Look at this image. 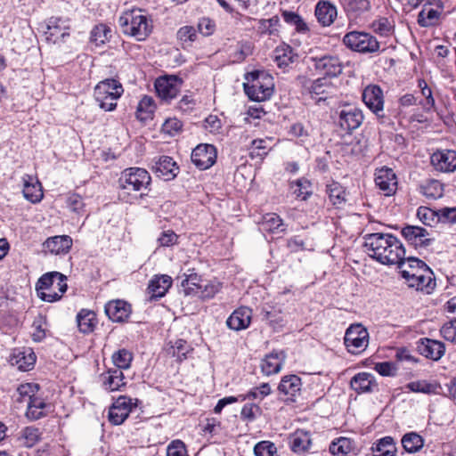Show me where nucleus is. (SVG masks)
I'll return each instance as SVG.
<instances>
[{"instance_id": "f257e3e1", "label": "nucleus", "mask_w": 456, "mask_h": 456, "mask_svg": "<svg viewBox=\"0 0 456 456\" xmlns=\"http://www.w3.org/2000/svg\"><path fill=\"white\" fill-rule=\"evenodd\" d=\"M368 255L383 265H402L405 256L403 243L390 233H369L364 237Z\"/></svg>"}, {"instance_id": "f03ea898", "label": "nucleus", "mask_w": 456, "mask_h": 456, "mask_svg": "<svg viewBox=\"0 0 456 456\" xmlns=\"http://www.w3.org/2000/svg\"><path fill=\"white\" fill-rule=\"evenodd\" d=\"M118 24L124 34L134 37L137 41L145 40L152 31V22L142 10L125 12L119 17Z\"/></svg>"}, {"instance_id": "7ed1b4c3", "label": "nucleus", "mask_w": 456, "mask_h": 456, "mask_svg": "<svg viewBox=\"0 0 456 456\" xmlns=\"http://www.w3.org/2000/svg\"><path fill=\"white\" fill-rule=\"evenodd\" d=\"M67 277L59 272H50L43 274L36 284L38 297L46 302H55L67 290Z\"/></svg>"}, {"instance_id": "20e7f679", "label": "nucleus", "mask_w": 456, "mask_h": 456, "mask_svg": "<svg viewBox=\"0 0 456 456\" xmlns=\"http://www.w3.org/2000/svg\"><path fill=\"white\" fill-rule=\"evenodd\" d=\"M122 85L112 78L99 82L94 87V99L99 107L105 111H111L117 106V100L122 95Z\"/></svg>"}, {"instance_id": "39448f33", "label": "nucleus", "mask_w": 456, "mask_h": 456, "mask_svg": "<svg viewBox=\"0 0 456 456\" xmlns=\"http://www.w3.org/2000/svg\"><path fill=\"white\" fill-rule=\"evenodd\" d=\"M251 84H244L247 95L256 102H264L269 99L273 93V77L265 72L255 71L249 74Z\"/></svg>"}, {"instance_id": "423d86ee", "label": "nucleus", "mask_w": 456, "mask_h": 456, "mask_svg": "<svg viewBox=\"0 0 456 456\" xmlns=\"http://www.w3.org/2000/svg\"><path fill=\"white\" fill-rule=\"evenodd\" d=\"M151 177L148 171L140 167H129L125 169L119 178L120 188L127 192L142 191L141 197L151 185Z\"/></svg>"}, {"instance_id": "0eeeda50", "label": "nucleus", "mask_w": 456, "mask_h": 456, "mask_svg": "<svg viewBox=\"0 0 456 456\" xmlns=\"http://www.w3.org/2000/svg\"><path fill=\"white\" fill-rule=\"evenodd\" d=\"M343 44L352 51L361 53H374L379 52L380 45L377 38L363 31H351L343 37Z\"/></svg>"}, {"instance_id": "6e6552de", "label": "nucleus", "mask_w": 456, "mask_h": 456, "mask_svg": "<svg viewBox=\"0 0 456 456\" xmlns=\"http://www.w3.org/2000/svg\"><path fill=\"white\" fill-rule=\"evenodd\" d=\"M345 345L354 354L363 352L369 344V332L362 324L351 325L345 334Z\"/></svg>"}, {"instance_id": "1a4fd4ad", "label": "nucleus", "mask_w": 456, "mask_h": 456, "mask_svg": "<svg viewBox=\"0 0 456 456\" xmlns=\"http://www.w3.org/2000/svg\"><path fill=\"white\" fill-rule=\"evenodd\" d=\"M400 273L407 285L416 290L429 294L436 287L434 273L429 267L419 270V273H409L406 271H400Z\"/></svg>"}, {"instance_id": "9d476101", "label": "nucleus", "mask_w": 456, "mask_h": 456, "mask_svg": "<svg viewBox=\"0 0 456 456\" xmlns=\"http://www.w3.org/2000/svg\"><path fill=\"white\" fill-rule=\"evenodd\" d=\"M433 168L439 173L451 174L456 171V151L437 150L430 157Z\"/></svg>"}, {"instance_id": "9b49d317", "label": "nucleus", "mask_w": 456, "mask_h": 456, "mask_svg": "<svg viewBox=\"0 0 456 456\" xmlns=\"http://www.w3.org/2000/svg\"><path fill=\"white\" fill-rule=\"evenodd\" d=\"M135 406L136 403H133L132 398L119 396L109 409V420L114 425L122 424Z\"/></svg>"}, {"instance_id": "f8f14e48", "label": "nucleus", "mask_w": 456, "mask_h": 456, "mask_svg": "<svg viewBox=\"0 0 456 456\" xmlns=\"http://www.w3.org/2000/svg\"><path fill=\"white\" fill-rule=\"evenodd\" d=\"M182 80L175 76L159 77L155 82V88L159 97L168 102L178 94Z\"/></svg>"}, {"instance_id": "ddd939ff", "label": "nucleus", "mask_w": 456, "mask_h": 456, "mask_svg": "<svg viewBox=\"0 0 456 456\" xmlns=\"http://www.w3.org/2000/svg\"><path fill=\"white\" fill-rule=\"evenodd\" d=\"M216 160V149L212 144H200L191 152V161L201 170L211 167Z\"/></svg>"}, {"instance_id": "4468645a", "label": "nucleus", "mask_w": 456, "mask_h": 456, "mask_svg": "<svg viewBox=\"0 0 456 456\" xmlns=\"http://www.w3.org/2000/svg\"><path fill=\"white\" fill-rule=\"evenodd\" d=\"M315 69L327 77H337L342 72V65L339 59L333 55H323L312 59Z\"/></svg>"}, {"instance_id": "2eb2a0df", "label": "nucleus", "mask_w": 456, "mask_h": 456, "mask_svg": "<svg viewBox=\"0 0 456 456\" xmlns=\"http://www.w3.org/2000/svg\"><path fill=\"white\" fill-rule=\"evenodd\" d=\"M375 183L383 191L384 195L394 194L397 188V179L391 168L382 167L375 174Z\"/></svg>"}, {"instance_id": "dca6fc26", "label": "nucleus", "mask_w": 456, "mask_h": 456, "mask_svg": "<svg viewBox=\"0 0 456 456\" xmlns=\"http://www.w3.org/2000/svg\"><path fill=\"white\" fill-rule=\"evenodd\" d=\"M362 101L365 105L378 117L383 111V93L378 86H368L362 92Z\"/></svg>"}, {"instance_id": "f3484780", "label": "nucleus", "mask_w": 456, "mask_h": 456, "mask_svg": "<svg viewBox=\"0 0 456 456\" xmlns=\"http://www.w3.org/2000/svg\"><path fill=\"white\" fill-rule=\"evenodd\" d=\"M401 232L405 240L416 248L428 247L432 241L428 238V231L419 226L407 225L402 229Z\"/></svg>"}, {"instance_id": "a211bd4d", "label": "nucleus", "mask_w": 456, "mask_h": 456, "mask_svg": "<svg viewBox=\"0 0 456 456\" xmlns=\"http://www.w3.org/2000/svg\"><path fill=\"white\" fill-rule=\"evenodd\" d=\"M314 15L322 27H330L337 19L338 9L330 1L320 0L315 5Z\"/></svg>"}, {"instance_id": "6ab92c4d", "label": "nucleus", "mask_w": 456, "mask_h": 456, "mask_svg": "<svg viewBox=\"0 0 456 456\" xmlns=\"http://www.w3.org/2000/svg\"><path fill=\"white\" fill-rule=\"evenodd\" d=\"M105 313L112 322H123L128 319L132 309L127 302L117 299L106 304Z\"/></svg>"}, {"instance_id": "aec40b11", "label": "nucleus", "mask_w": 456, "mask_h": 456, "mask_svg": "<svg viewBox=\"0 0 456 456\" xmlns=\"http://www.w3.org/2000/svg\"><path fill=\"white\" fill-rule=\"evenodd\" d=\"M417 348L420 354L434 361L441 359L445 353L443 342L427 338L419 340Z\"/></svg>"}, {"instance_id": "412c9836", "label": "nucleus", "mask_w": 456, "mask_h": 456, "mask_svg": "<svg viewBox=\"0 0 456 456\" xmlns=\"http://www.w3.org/2000/svg\"><path fill=\"white\" fill-rule=\"evenodd\" d=\"M23 196L32 203H38L42 200L44 193L38 179L30 175H25L22 177Z\"/></svg>"}, {"instance_id": "4be33fe9", "label": "nucleus", "mask_w": 456, "mask_h": 456, "mask_svg": "<svg viewBox=\"0 0 456 456\" xmlns=\"http://www.w3.org/2000/svg\"><path fill=\"white\" fill-rule=\"evenodd\" d=\"M286 354L283 351H273L261 362V370L264 375L270 376L281 371L285 362Z\"/></svg>"}, {"instance_id": "5701e85b", "label": "nucleus", "mask_w": 456, "mask_h": 456, "mask_svg": "<svg viewBox=\"0 0 456 456\" xmlns=\"http://www.w3.org/2000/svg\"><path fill=\"white\" fill-rule=\"evenodd\" d=\"M71 247L72 239L68 235L53 236L43 243L44 251L53 255L66 254Z\"/></svg>"}, {"instance_id": "b1692460", "label": "nucleus", "mask_w": 456, "mask_h": 456, "mask_svg": "<svg viewBox=\"0 0 456 456\" xmlns=\"http://www.w3.org/2000/svg\"><path fill=\"white\" fill-rule=\"evenodd\" d=\"M172 278L167 274L155 275L148 285L151 299H158L166 295L172 285Z\"/></svg>"}, {"instance_id": "393cba45", "label": "nucleus", "mask_w": 456, "mask_h": 456, "mask_svg": "<svg viewBox=\"0 0 456 456\" xmlns=\"http://www.w3.org/2000/svg\"><path fill=\"white\" fill-rule=\"evenodd\" d=\"M363 116L362 111L356 108L342 110L339 114V125L346 131H353L358 128L362 123Z\"/></svg>"}, {"instance_id": "a878e982", "label": "nucleus", "mask_w": 456, "mask_h": 456, "mask_svg": "<svg viewBox=\"0 0 456 456\" xmlns=\"http://www.w3.org/2000/svg\"><path fill=\"white\" fill-rule=\"evenodd\" d=\"M252 313L248 307L236 309L227 319V326L234 330L247 329L251 322Z\"/></svg>"}, {"instance_id": "bb28decb", "label": "nucleus", "mask_w": 456, "mask_h": 456, "mask_svg": "<svg viewBox=\"0 0 456 456\" xmlns=\"http://www.w3.org/2000/svg\"><path fill=\"white\" fill-rule=\"evenodd\" d=\"M36 354L31 348L16 350L11 356L10 362L13 366L22 371L31 370L36 363Z\"/></svg>"}, {"instance_id": "cd10ccee", "label": "nucleus", "mask_w": 456, "mask_h": 456, "mask_svg": "<svg viewBox=\"0 0 456 456\" xmlns=\"http://www.w3.org/2000/svg\"><path fill=\"white\" fill-rule=\"evenodd\" d=\"M335 87L330 77H323L315 79L310 86V94L312 97H317V101L326 100L328 95L333 94Z\"/></svg>"}, {"instance_id": "c85d7f7f", "label": "nucleus", "mask_w": 456, "mask_h": 456, "mask_svg": "<svg viewBox=\"0 0 456 456\" xmlns=\"http://www.w3.org/2000/svg\"><path fill=\"white\" fill-rule=\"evenodd\" d=\"M350 386L358 394L372 391L377 387L375 378L368 372H360L354 376L350 381Z\"/></svg>"}, {"instance_id": "c756f323", "label": "nucleus", "mask_w": 456, "mask_h": 456, "mask_svg": "<svg viewBox=\"0 0 456 456\" xmlns=\"http://www.w3.org/2000/svg\"><path fill=\"white\" fill-rule=\"evenodd\" d=\"M153 169L165 180H170L176 176L178 167L171 157L161 156L155 163Z\"/></svg>"}, {"instance_id": "7c9ffc66", "label": "nucleus", "mask_w": 456, "mask_h": 456, "mask_svg": "<svg viewBox=\"0 0 456 456\" xmlns=\"http://www.w3.org/2000/svg\"><path fill=\"white\" fill-rule=\"evenodd\" d=\"M102 378L103 387L108 391H118L126 386L125 376L120 370H109Z\"/></svg>"}, {"instance_id": "2f4dec72", "label": "nucleus", "mask_w": 456, "mask_h": 456, "mask_svg": "<svg viewBox=\"0 0 456 456\" xmlns=\"http://www.w3.org/2000/svg\"><path fill=\"white\" fill-rule=\"evenodd\" d=\"M51 410V405L44 399L35 396L28 403L26 416L31 420H37L46 415Z\"/></svg>"}, {"instance_id": "473e14b6", "label": "nucleus", "mask_w": 456, "mask_h": 456, "mask_svg": "<svg viewBox=\"0 0 456 456\" xmlns=\"http://www.w3.org/2000/svg\"><path fill=\"white\" fill-rule=\"evenodd\" d=\"M290 448L296 453L308 452L312 445V439L309 432L297 430L290 437Z\"/></svg>"}, {"instance_id": "72a5a7b5", "label": "nucleus", "mask_w": 456, "mask_h": 456, "mask_svg": "<svg viewBox=\"0 0 456 456\" xmlns=\"http://www.w3.org/2000/svg\"><path fill=\"white\" fill-rule=\"evenodd\" d=\"M302 382L298 376L287 375L281 379L278 389L281 393L294 397L300 392Z\"/></svg>"}, {"instance_id": "f704fd0d", "label": "nucleus", "mask_w": 456, "mask_h": 456, "mask_svg": "<svg viewBox=\"0 0 456 456\" xmlns=\"http://www.w3.org/2000/svg\"><path fill=\"white\" fill-rule=\"evenodd\" d=\"M374 456H395L397 447L391 436H385L377 441L371 447Z\"/></svg>"}, {"instance_id": "c9c22d12", "label": "nucleus", "mask_w": 456, "mask_h": 456, "mask_svg": "<svg viewBox=\"0 0 456 456\" xmlns=\"http://www.w3.org/2000/svg\"><path fill=\"white\" fill-rule=\"evenodd\" d=\"M77 321L78 329L83 333L92 332L96 325L95 314L85 309L78 313Z\"/></svg>"}, {"instance_id": "e433bc0d", "label": "nucleus", "mask_w": 456, "mask_h": 456, "mask_svg": "<svg viewBox=\"0 0 456 456\" xmlns=\"http://www.w3.org/2000/svg\"><path fill=\"white\" fill-rule=\"evenodd\" d=\"M405 387L414 393H423L427 395L439 394L441 387L435 382H428L426 380H418L408 383Z\"/></svg>"}, {"instance_id": "4c0bfd02", "label": "nucleus", "mask_w": 456, "mask_h": 456, "mask_svg": "<svg viewBox=\"0 0 456 456\" xmlns=\"http://www.w3.org/2000/svg\"><path fill=\"white\" fill-rule=\"evenodd\" d=\"M261 229L269 232L285 231L282 219L274 213H268L263 216Z\"/></svg>"}, {"instance_id": "58836bf2", "label": "nucleus", "mask_w": 456, "mask_h": 456, "mask_svg": "<svg viewBox=\"0 0 456 456\" xmlns=\"http://www.w3.org/2000/svg\"><path fill=\"white\" fill-rule=\"evenodd\" d=\"M41 436L42 433L37 428L26 427L20 431L19 440L23 446L31 448L40 441Z\"/></svg>"}, {"instance_id": "ea45409f", "label": "nucleus", "mask_w": 456, "mask_h": 456, "mask_svg": "<svg viewBox=\"0 0 456 456\" xmlns=\"http://www.w3.org/2000/svg\"><path fill=\"white\" fill-rule=\"evenodd\" d=\"M401 442L403 449L409 453L418 452L424 445V439L415 432L405 434Z\"/></svg>"}, {"instance_id": "a19ab883", "label": "nucleus", "mask_w": 456, "mask_h": 456, "mask_svg": "<svg viewBox=\"0 0 456 456\" xmlns=\"http://www.w3.org/2000/svg\"><path fill=\"white\" fill-rule=\"evenodd\" d=\"M341 3L346 12L354 16L370 11L371 7L370 0H341Z\"/></svg>"}, {"instance_id": "79ce46f5", "label": "nucleus", "mask_w": 456, "mask_h": 456, "mask_svg": "<svg viewBox=\"0 0 456 456\" xmlns=\"http://www.w3.org/2000/svg\"><path fill=\"white\" fill-rule=\"evenodd\" d=\"M420 191L426 198L436 200L443 196L444 186L437 180H429L421 185Z\"/></svg>"}, {"instance_id": "37998d69", "label": "nucleus", "mask_w": 456, "mask_h": 456, "mask_svg": "<svg viewBox=\"0 0 456 456\" xmlns=\"http://www.w3.org/2000/svg\"><path fill=\"white\" fill-rule=\"evenodd\" d=\"M373 31L383 37H389L395 31V22L387 17H379L371 23Z\"/></svg>"}, {"instance_id": "c03bdc74", "label": "nucleus", "mask_w": 456, "mask_h": 456, "mask_svg": "<svg viewBox=\"0 0 456 456\" xmlns=\"http://www.w3.org/2000/svg\"><path fill=\"white\" fill-rule=\"evenodd\" d=\"M353 448L351 439L346 437H339L333 441L330 445V451L334 456H346Z\"/></svg>"}, {"instance_id": "a18cd8bd", "label": "nucleus", "mask_w": 456, "mask_h": 456, "mask_svg": "<svg viewBox=\"0 0 456 456\" xmlns=\"http://www.w3.org/2000/svg\"><path fill=\"white\" fill-rule=\"evenodd\" d=\"M270 139H256L252 141L250 149V157L263 159L271 149Z\"/></svg>"}, {"instance_id": "49530a36", "label": "nucleus", "mask_w": 456, "mask_h": 456, "mask_svg": "<svg viewBox=\"0 0 456 456\" xmlns=\"http://www.w3.org/2000/svg\"><path fill=\"white\" fill-rule=\"evenodd\" d=\"M133 360V354L126 349H119L112 354V362L118 368L117 370H126L130 367Z\"/></svg>"}, {"instance_id": "de8ad7c7", "label": "nucleus", "mask_w": 456, "mask_h": 456, "mask_svg": "<svg viewBox=\"0 0 456 456\" xmlns=\"http://www.w3.org/2000/svg\"><path fill=\"white\" fill-rule=\"evenodd\" d=\"M38 385L34 383H24L18 387L17 388V401L20 403L28 401L30 402L31 398L36 396L37 392L38 391Z\"/></svg>"}, {"instance_id": "09e8293b", "label": "nucleus", "mask_w": 456, "mask_h": 456, "mask_svg": "<svg viewBox=\"0 0 456 456\" xmlns=\"http://www.w3.org/2000/svg\"><path fill=\"white\" fill-rule=\"evenodd\" d=\"M111 30L104 24L95 26L91 31V41L96 45H103L110 37Z\"/></svg>"}, {"instance_id": "8fccbe9b", "label": "nucleus", "mask_w": 456, "mask_h": 456, "mask_svg": "<svg viewBox=\"0 0 456 456\" xmlns=\"http://www.w3.org/2000/svg\"><path fill=\"white\" fill-rule=\"evenodd\" d=\"M401 271L409 272V273H419V270H424L428 266L421 260L416 257H407L403 260L402 265H397Z\"/></svg>"}, {"instance_id": "3c124183", "label": "nucleus", "mask_w": 456, "mask_h": 456, "mask_svg": "<svg viewBox=\"0 0 456 456\" xmlns=\"http://www.w3.org/2000/svg\"><path fill=\"white\" fill-rule=\"evenodd\" d=\"M294 55L289 47L277 48L275 50L274 61L278 67L286 68L293 62Z\"/></svg>"}, {"instance_id": "603ef678", "label": "nucleus", "mask_w": 456, "mask_h": 456, "mask_svg": "<svg viewBox=\"0 0 456 456\" xmlns=\"http://www.w3.org/2000/svg\"><path fill=\"white\" fill-rule=\"evenodd\" d=\"M439 12L433 8H424L418 16V22L422 27H429L436 24L439 18Z\"/></svg>"}, {"instance_id": "864d4df0", "label": "nucleus", "mask_w": 456, "mask_h": 456, "mask_svg": "<svg viewBox=\"0 0 456 456\" xmlns=\"http://www.w3.org/2000/svg\"><path fill=\"white\" fill-rule=\"evenodd\" d=\"M257 32L262 35H273L277 31L279 24L278 16L270 19H262L257 21Z\"/></svg>"}, {"instance_id": "5fc2aeb1", "label": "nucleus", "mask_w": 456, "mask_h": 456, "mask_svg": "<svg viewBox=\"0 0 456 456\" xmlns=\"http://www.w3.org/2000/svg\"><path fill=\"white\" fill-rule=\"evenodd\" d=\"M418 86L420 89L422 96L425 98V101L422 102L424 109H433L436 105V102L433 97L431 88L428 86L427 82L424 79H419Z\"/></svg>"}, {"instance_id": "6e6d98bb", "label": "nucleus", "mask_w": 456, "mask_h": 456, "mask_svg": "<svg viewBox=\"0 0 456 456\" xmlns=\"http://www.w3.org/2000/svg\"><path fill=\"white\" fill-rule=\"evenodd\" d=\"M417 216L425 225L429 226L440 220L438 214L427 207H419L417 211Z\"/></svg>"}, {"instance_id": "4d7b16f0", "label": "nucleus", "mask_w": 456, "mask_h": 456, "mask_svg": "<svg viewBox=\"0 0 456 456\" xmlns=\"http://www.w3.org/2000/svg\"><path fill=\"white\" fill-rule=\"evenodd\" d=\"M291 186L293 189V193L297 198H301L302 200H305L307 196H309L311 193V191H309L310 182H308L307 180H297L296 182L292 183Z\"/></svg>"}, {"instance_id": "13d9d810", "label": "nucleus", "mask_w": 456, "mask_h": 456, "mask_svg": "<svg viewBox=\"0 0 456 456\" xmlns=\"http://www.w3.org/2000/svg\"><path fill=\"white\" fill-rule=\"evenodd\" d=\"M328 191L330 199L334 205H340L345 201V191L338 183H331L329 186Z\"/></svg>"}, {"instance_id": "bf43d9fd", "label": "nucleus", "mask_w": 456, "mask_h": 456, "mask_svg": "<svg viewBox=\"0 0 456 456\" xmlns=\"http://www.w3.org/2000/svg\"><path fill=\"white\" fill-rule=\"evenodd\" d=\"M222 288V283L216 280L210 281L200 289L202 298H212L217 294Z\"/></svg>"}, {"instance_id": "052dcab7", "label": "nucleus", "mask_w": 456, "mask_h": 456, "mask_svg": "<svg viewBox=\"0 0 456 456\" xmlns=\"http://www.w3.org/2000/svg\"><path fill=\"white\" fill-rule=\"evenodd\" d=\"M61 21L59 18H51L47 24V32L51 37H63L67 35L66 27L61 28L59 23Z\"/></svg>"}, {"instance_id": "680f3d73", "label": "nucleus", "mask_w": 456, "mask_h": 456, "mask_svg": "<svg viewBox=\"0 0 456 456\" xmlns=\"http://www.w3.org/2000/svg\"><path fill=\"white\" fill-rule=\"evenodd\" d=\"M275 452L276 447L269 441L259 442L254 447L256 456H273Z\"/></svg>"}, {"instance_id": "e2e57ef3", "label": "nucleus", "mask_w": 456, "mask_h": 456, "mask_svg": "<svg viewBox=\"0 0 456 456\" xmlns=\"http://www.w3.org/2000/svg\"><path fill=\"white\" fill-rule=\"evenodd\" d=\"M45 324V321L40 316L37 318L32 325V338L36 342H40L45 338V329L44 325Z\"/></svg>"}, {"instance_id": "0e129e2a", "label": "nucleus", "mask_w": 456, "mask_h": 456, "mask_svg": "<svg viewBox=\"0 0 456 456\" xmlns=\"http://www.w3.org/2000/svg\"><path fill=\"white\" fill-rule=\"evenodd\" d=\"M182 128V122L175 118H170L166 119V121L162 125V132L169 134L174 135L176 133H178Z\"/></svg>"}, {"instance_id": "69168bd1", "label": "nucleus", "mask_w": 456, "mask_h": 456, "mask_svg": "<svg viewBox=\"0 0 456 456\" xmlns=\"http://www.w3.org/2000/svg\"><path fill=\"white\" fill-rule=\"evenodd\" d=\"M440 332L444 339L456 344V320L444 324Z\"/></svg>"}, {"instance_id": "338daca9", "label": "nucleus", "mask_w": 456, "mask_h": 456, "mask_svg": "<svg viewBox=\"0 0 456 456\" xmlns=\"http://www.w3.org/2000/svg\"><path fill=\"white\" fill-rule=\"evenodd\" d=\"M272 392V389L268 383H263L259 387H254L251 389L248 395V398L251 399H263L264 397L270 395Z\"/></svg>"}, {"instance_id": "774afa93", "label": "nucleus", "mask_w": 456, "mask_h": 456, "mask_svg": "<svg viewBox=\"0 0 456 456\" xmlns=\"http://www.w3.org/2000/svg\"><path fill=\"white\" fill-rule=\"evenodd\" d=\"M167 456H187L184 444L180 440L173 441L167 447Z\"/></svg>"}]
</instances>
